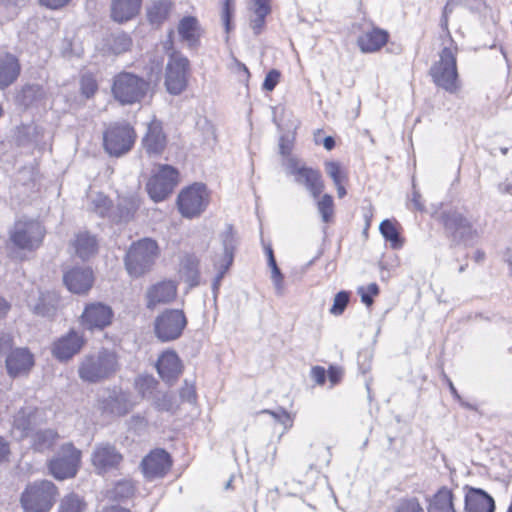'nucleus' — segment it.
<instances>
[{
	"mask_svg": "<svg viewBox=\"0 0 512 512\" xmlns=\"http://www.w3.org/2000/svg\"><path fill=\"white\" fill-rule=\"evenodd\" d=\"M312 379L319 385H323L326 380V371L323 367L315 366L311 370Z\"/></svg>",
	"mask_w": 512,
	"mask_h": 512,
	"instance_id": "13d9d810",
	"label": "nucleus"
},
{
	"mask_svg": "<svg viewBox=\"0 0 512 512\" xmlns=\"http://www.w3.org/2000/svg\"><path fill=\"white\" fill-rule=\"evenodd\" d=\"M159 254L156 241L144 238L134 242L125 257L127 272L133 277H140L149 272Z\"/></svg>",
	"mask_w": 512,
	"mask_h": 512,
	"instance_id": "20e7f679",
	"label": "nucleus"
},
{
	"mask_svg": "<svg viewBox=\"0 0 512 512\" xmlns=\"http://www.w3.org/2000/svg\"><path fill=\"white\" fill-rule=\"evenodd\" d=\"M280 78V73L277 70H271L268 72V74L265 77L264 83H263V89L267 91H272L275 86L277 85Z\"/></svg>",
	"mask_w": 512,
	"mask_h": 512,
	"instance_id": "6e6d98bb",
	"label": "nucleus"
},
{
	"mask_svg": "<svg viewBox=\"0 0 512 512\" xmlns=\"http://www.w3.org/2000/svg\"><path fill=\"white\" fill-rule=\"evenodd\" d=\"M286 174L294 177L297 184L303 185L314 199L324 190V183L318 170L307 167L295 157H287L283 162Z\"/></svg>",
	"mask_w": 512,
	"mask_h": 512,
	"instance_id": "9d476101",
	"label": "nucleus"
},
{
	"mask_svg": "<svg viewBox=\"0 0 512 512\" xmlns=\"http://www.w3.org/2000/svg\"><path fill=\"white\" fill-rule=\"evenodd\" d=\"M143 147L149 155H159L166 146V137L162 130V125L158 121H152L147 128V133L143 138Z\"/></svg>",
	"mask_w": 512,
	"mask_h": 512,
	"instance_id": "bb28decb",
	"label": "nucleus"
},
{
	"mask_svg": "<svg viewBox=\"0 0 512 512\" xmlns=\"http://www.w3.org/2000/svg\"><path fill=\"white\" fill-rule=\"evenodd\" d=\"M457 54V44L449 36V39L443 41V47L438 54L439 59L429 69L433 83L450 94L457 93L461 87L457 69Z\"/></svg>",
	"mask_w": 512,
	"mask_h": 512,
	"instance_id": "f03ea898",
	"label": "nucleus"
},
{
	"mask_svg": "<svg viewBox=\"0 0 512 512\" xmlns=\"http://www.w3.org/2000/svg\"><path fill=\"white\" fill-rule=\"evenodd\" d=\"M135 385L138 392L145 398L152 394L157 382L152 376L142 375L136 379Z\"/></svg>",
	"mask_w": 512,
	"mask_h": 512,
	"instance_id": "c03bdc74",
	"label": "nucleus"
},
{
	"mask_svg": "<svg viewBox=\"0 0 512 512\" xmlns=\"http://www.w3.org/2000/svg\"><path fill=\"white\" fill-rule=\"evenodd\" d=\"M122 461V455L109 443H101L95 446L91 462L98 474L106 473L117 468Z\"/></svg>",
	"mask_w": 512,
	"mask_h": 512,
	"instance_id": "6ab92c4d",
	"label": "nucleus"
},
{
	"mask_svg": "<svg viewBox=\"0 0 512 512\" xmlns=\"http://www.w3.org/2000/svg\"><path fill=\"white\" fill-rule=\"evenodd\" d=\"M148 81L130 72H121L114 77L112 94L121 104L140 102L149 90Z\"/></svg>",
	"mask_w": 512,
	"mask_h": 512,
	"instance_id": "39448f33",
	"label": "nucleus"
},
{
	"mask_svg": "<svg viewBox=\"0 0 512 512\" xmlns=\"http://www.w3.org/2000/svg\"><path fill=\"white\" fill-rule=\"evenodd\" d=\"M180 396L183 400L187 402H194L196 399L194 387L192 385L186 384V386L181 389Z\"/></svg>",
	"mask_w": 512,
	"mask_h": 512,
	"instance_id": "bf43d9fd",
	"label": "nucleus"
},
{
	"mask_svg": "<svg viewBox=\"0 0 512 512\" xmlns=\"http://www.w3.org/2000/svg\"><path fill=\"white\" fill-rule=\"evenodd\" d=\"M120 370L118 354L108 348L84 355L78 363L79 378L89 384H97L111 379Z\"/></svg>",
	"mask_w": 512,
	"mask_h": 512,
	"instance_id": "f257e3e1",
	"label": "nucleus"
},
{
	"mask_svg": "<svg viewBox=\"0 0 512 512\" xmlns=\"http://www.w3.org/2000/svg\"><path fill=\"white\" fill-rule=\"evenodd\" d=\"M85 342L83 334L71 329L53 343L52 354L59 361H68L80 352Z\"/></svg>",
	"mask_w": 512,
	"mask_h": 512,
	"instance_id": "a211bd4d",
	"label": "nucleus"
},
{
	"mask_svg": "<svg viewBox=\"0 0 512 512\" xmlns=\"http://www.w3.org/2000/svg\"><path fill=\"white\" fill-rule=\"evenodd\" d=\"M388 39L389 34L386 30L374 27L357 38V45L362 53H375L387 43Z\"/></svg>",
	"mask_w": 512,
	"mask_h": 512,
	"instance_id": "393cba45",
	"label": "nucleus"
},
{
	"mask_svg": "<svg viewBox=\"0 0 512 512\" xmlns=\"http://www.w3.org/2000/svg\"><path fill=\"white\" fill-rule=\"evenodd\" d=\"M357 292L361 301L369 307L373 304L372 296L378 295L379 287L376 283H370L367 287H359Z\"/></svg>",
	"mask_w": 512,
	"mask_h": 512,
	"instance_id": "de8ad7c7",
	"label": "nucleus"
},
{
	"mask_svg": "<svg viewBox=\"0 0 512 512\" xmlns=\"http://www.w3.org/2000/svg\"><path fill=\"white\" fill-rule=\"evenodd\" d=\"M19 74L18 59L10 53L0 55V89H5L14 83Z\"/></svg>",
	"mask_w": 512,
	"mask_h": 512,
	"instance_id": "7c9ffc66",
	"label": "nucleus"
},
{
	"mask_svg": "<svg viewBox=\"0 0 512 512\" xmlns=\"http://www.w3.org/2000/svg\"><path fill=\"white\" fill-rule=\"evenodd\" d=\"M110 206V200L104 194L96 193L95 195H91L90 209L98 215L109 217Z\"/></svg>",
	"mask_w": 512,
	"mask_h": 512,
	"instance_id": "a19ab883",
	"label": "nucleus"
},
{
	"mask_svg": "<svg viewBox=\"0 0 512 512\" xmlns=\"http://www.w3.org/2000/svg\"><path fill=\"white\" fill-rule=\"evenodd\" d=\"M135 403L130 393L121 389H112L105 392L99 399L98 406L102 413L123 416L132 410Z\"/></svg>",
	"mask_w": 512,
	"mask_h": 512,
	"instance_id": "2eb2a0df",
	"label": "nucleus"
},
{
	"mask_svg": "<svg viewBox=\"0 0 512 512\" xmlns=\"http://www.w3.org/2000/svg\"><path fill=\"white\" fill-rule=\"evenodd\" d=\"M325 172L333 180L334 184L346 180V174L342 171L341 165L336 161H326L324 163Z\"/></svg>",
	"mask_w": 512,
	"mask_h": 512,
	"instance_id": "a18cd8bd",
	"label": "nucleus"
},
{
	"mask_svg": "<svg viewBox=\"0 0 512 512\" xmlns=\"http://www.w3.org/2000/svg\"><path fill=\"white\" fill-rule=\"evenodd\" d=\"M113 315L110 306L101 302L89 303L80 316V324L87 330H102L112 323Z\"/></svg>",
	"mask_w": 512,
	"mask_h": 512,
	"instance_id": "dca6fc26",
	"label": "nucleus"
},
{
	"mask_svg": "<svg viewBox=\"0 0 512 512\" xmlns=\"http://www.w3.org/2000/svg\"><path fill=\"white\" fill-rule=\"evenodd\" d=\"M379 229L383 237L391 243L392 248L397 249L402 246L403 242L400 239L399 232L392 221L388 219L382 221Z\"/></svg>",
	"mask_w": 512,
	"mask_h": 512,
	"instance_id": "4c0bfd02",
	"label": "nucleus"
},
{
	"mask_svg": "<svg viewBox=\"0 0 512 512\" xmlns=\"http://www.w3.org/2000/svg\"><path fill=\"white\" fill-rule=\"evenodd\" d=\"M72 246L75 250V254L82 260H86L96 254L98 243L93 235L87 232H81L76 235Z\"/></svg>",
	"mask_w": 512,
	"mask_h": 512,
	"instance_id": "2f4dec72",
	"label": "nucleus"
},
{
	"mask_svg": "<svg viewBox=\"0 0 512 512\" xmlns=\"http://www.w3.org/2000/svg\"><path fill=\"white\" fill-rule=\"evenodd\" d=\"M86 508V503L75 493H70L61 500L59 512H83Z\"/></svg>",
	"mask_w": 512,
	"mask_h": 512,
	"instance_id": "58836bf2",
	"label": "nucleus"
},
{
	"mask_svg": "<svg viewBox=\"0 0 512 512\" xmlns=\"http://www.w3.org/2000/svg\"><path fill=\"white\" fill-rule=\"evenodd\" d=\"M396 512H424L419 501L415 498L402 500L397 508Z\"/></svg>",
	"mask_w": 512,
	"mask_h": 512,
	"instance_id": "8fccbe9b",
	"label": "nucleus"
},
{
	"mask_svg": "<svg viewBox=\"0 0 512 512\" xmlns=\"http://www.w3.org/2000/svg\"><path fill=\"white\" fill-rule=\"evenodd\" d=\"M181 368L180 359L174 351L164 352L157 362V371L160 377L166 382H171L176 379L181 373Z\"/></svg>",
	"mask_w": 512,
	"mask_h": 512,
	"instance_id": "c85d7f7f",
	"label": "nucleus"
},
{
	"mask_svg": "<svg viewBox=\"0 0 512 512\" xmlns=\"http://www.w3.org/2000/svg\"><path fill=\"white\" fill-rule=\"evenodd\" d=\"M45 233V228L39 221L21 219L10 229L9 239L16 248L32 251L41 245Z\"/></svg>",
	"mask_w": 512,
	"mask_h": 512,
	"instance_id": "423d86ee",
	"label": "nucleus"
},
{
	"mask_svg": "<svg viewBox=\"0 0 512 512\" xmlns=\"http://www.w3.org/2000/svg\"><path fill=\"white\" fill-rule=\"evenodd\" d=\"M33 365V355L26 348H15L5 359L7 373L14 378L28 374Z\"/></svg>",
	"mask_w": 512,
	"mask_h": 512,
	"instance_id": "4be33fe9",
	"label": "nucleus"
},
{
	"mask_svg": "<svg viewBox=\"0 0 512 512\" xmlns=\"http://www.w3.org/2000/svg\"><path fill=\"white\" fill-rule=\"evenodd\" d=\"M142 0H113L111 3V17L118 23L134 18L140 11Z\"/></svg>",
	"mask_w": 512,
	"mask_h": 512,
	"instance_id": "c756f323",
	"label": "nucleus"
},
{
	"mask_svg": "<svg viewBox=\"0 0 512 512\" xmlns=\"http://www.w3.org/2000/svg\"><path fill=\"white\" fill-rule=\"evenodd\" d=\"M178 33L189 46H194L200 37V26L196 18L184 17L178 25Z\"/></svg>",
	"mask_w": 512,
	"mask_h": 512,
	"instance_id": "72a5a7b5",
	"label": "nucleus"
},
{
	"mask_svg": "<svg viewBox=\"0 0 512 512\" xmlns=\"http://www.w3.org/2000/svg\"><path fill=\"white\" fill-rule=\"evenodd\" d=\"M31 437L33 449L43 452L53 447L58 439V434L52 429H46L36 431Z\"/></svg>",
	"mask_w": 512,
	"mask_h": 512,
	"instance_id": "e433bc0d",
	"label": "nucleus"
},
{
	"mask_svg": "<svg viewBox=\"0 0 512 512\" xmlns=\"http://www.w3.org/2000/svg\"><path fill=\"white\" fill-rule=\"evenodd\" d=\"M154 405L158 410L171 411L174 407L173 397L169 394H162L154 400Z\"/></svg>",
	"mask_w": 512,
	"mask_h": 512,
	"instance_id": "3c124183",
	"label": "nucleus"
},
{
	"mask_svg": "<svg viewBox=\"0 0 512 512\" xmlns=\"http://www.w3.org/2000/svg\"><path fill=\"white\" fill-rule=\"evenodd\" d=\"M349 302V293L346 291H340L338 292L333 301V305L330 308V313L339 316L341 315L344 310L346 309Z\"/></svg>",
	"mask_w": 512,
	"mask_h": 512,
	"instance_id": "49530a36",
	"label": "nucleus"
},
{
	"mask_svg": "<svg viewBox=\"0 0 512 512\" xmlns=\"http://www.w3.org/2000/svg\"><path fill=\"white\" fill-rule=\"evenodd\" d=\"M231 12H232L231 2H230V0H226L222 17H223V21L226 25L227 30H229V21H230Z\"/></svg>",
	"mask_w": 512,
	"mask_h": 512,
	"instance_id": "774afa93",
	"label": "nucleus"
},
{
	"mask_svg": "<svg viewBox=\"0 0 512 512\" xmlns=\"http://www.w3.org/2000/svg\"><path fill=\"white\" fill-rule=\"evenodd\" d=\"M252 10L254 17L251 19V28L258 35L261 33L265 18L270 13L269 0H253Z\"/></svg>",
	"mask_w": 512,
	"mask_h": 512,
	"instance_id": "c9c22d12",
	"label": "nucleus"
},
{
	"mask_svg": "<svg viewBox=\"0 0 512 512\" xmlns=\"http://www.w3.org/2000/svg\"><path fill=\"white\" fill-rule=\"evenodd\" d=\"M317 209L323 222L328 223L334 215V202L330 194H324L317 201Z\"/></svg>",
	"mask_w": 512,
	"mask_h": 512,
	"instance_id": "ea45409f",
	"label": "nucleus"
},
{
	"mask_svg": "<svg viewBox=\"0 0 512 512\" xmlns=\"http://www.w3.org/2000/svg\"><path fill=\"white\" fill-rule=\"evenodd\" d=\"M177 294V287L172 281L158 282L148 288L146 292L147 308L154 309L157 305L173 301Z\"/></svg>",
	"mask_w": 512,
	"mask_h": 512,
	"instance_id": "b1692460",
	"label": "nucleus"
},
{
	"mask_svg": "<svg viewBox=\"0 0 512 512\" xmlns=\"http://www.w3.org/2000/svg\"><path fill=\"white\" fill-rule=\"evenodd\" d=\"M58 489L48 480L35 481L26 486L20 497L25 512H49L56 502Z\"/></svg>",
	"mask_w": 512,
	"mask_h": 512,
	"instance_id": "7ed1b4c3",
	"label": "nucleus"
},
{
	"mask_svg": "<svg viewBox=\"0 0 512 512\" xmlns=\"http://www.w3.org/2000/svg\"><path fill=\"white\" fill-rule=\"evenodd\" d=\"M429 512H456L453 505V494L446 487L441 488L429 505Z\"/></svg>",
	"mask_w": 512,
	"mask_h": 512,
	"instance_id": "f704fd0d",
	"label": "nucleus"
},
{
	"mask_svg": "<svg viewBox=\"0 0 512 512\" xmlns=\"http://www.w3.org/2000/svg\"><path fill=\"white\" fill-rule=\"evenodd\" d=\"M134 493V487L129 481L119 482L115 487V495L119 498H127Z\"/></svg>",
	"mask_w": 512,
	"mask_h": 512,
	"instance_id": "603ef678",
	"label": "nucleus"
},
{
	"mask_svg": "<svg viewBox=\"0 0 512 512\" xmlns=\"http://www.w3.org/2000/svg\"><path fill=\"white\" fill-rule=\"evenodd\" d=\"M63 280L72 293L86 294L93 285L94 277L90 268H74L64 274Z\"/></svg>",
	"mask_w": 512,
	"mask_h": 512,
	"instance_id": "5701e85b",
	"label": "nucleus"
},
{
	"mask_svg": "<svg viewBox=\"0 0 512 512\" xmlns=\"http://www.w3.org/2000/svg\"><path fill=\"white\" fill-rule=\"evenodd\" d=\"M235 65L239 73V79L242 81H247L250 76L248 68L243 63L238 61H235Z\"/></svg>",
	"mask_w": 512,
	"mask_h": 512,
	"instance_id": "0e129e2a",
	"label": "nucleus"
},
{
	"mask_svg": "<svg viewBox=\"0 0 512 512\" xmlns=\"http://www.w3.org/2000/svg\"><path fill=\"white\" fill-rule=\"evenodd\" d=\"M173 3L171 0H155L147 7V17L151 24L160 25L167 20Z\"/></svg>",
	"mask_w": 512,
	"mask_h": 512,
	"instance_id": "473e14b6",
	"label": "nucleus"
},
{
	"mask_svg": "<svg viewBox=\"0 0 512 512\" xmlns=\"http://www.w3.org/2000/svg\"><path fill=\"white\" fill-rule=\"evenodd\" d=\"M182 274L189 286L193 287L199 284V272L197 262L194 259H187L182 268Z\"/></svg>",
	"mask_w": 512,
	"mask_h": 512,
	"instance_id": "37998d69",
	"label": "nucleus"
},
{
	"mask_svg": "<svg viewBox=\"0 0 512 512\" xmlns=\"http://www.w3.org/2000/svg\"><path fill=\"white\" fill-rule=\"evenodd\" d=\"M10 453L8 442L0 436V463L7 460Z\"/></svg>",
	"mask_w": 512,
	"mask_h": 512,
	"instance_id": "e2e57ef3",
	"label": "nucleus"
},
{
	"mask_svg": "<svg viewBox=\"0 0 512 512\" xmlns=\"http://www.w3.org/2000/svg\"><path fill=\"white\" fill-rule=\"evenodd\" d=\"M341 375L342 371L340 368L331 366L328 370L329 380L332 384H336L339 381Z\"/></svg>",
	"mask_w": 512,
	"mask_h": 512,
	"instance_id": "69168bd1",
	"label": "nucleus"
},
{
	"mask_svg": "<svg viewBox=\"0 0 512 512\" xmlns=\"http://www.w3.org/2000/svg\"><path fill=\"white\" fill-rule=\"evenodd\" d=\"M453 8H454V2L452 0L448 1L446 3V5L444 6L442 18H441V26L447 34V39H449V36H451L449 29H448V17L453 12Z\"/></svg>",
	"mask_w": 512,
	"mask_h": 512,
	"instance_id": "4d7b16f0",
	"label": "nucleus"
},
{
	"mask_svg": "<svg viewBox=\"0 0 512 512\" xmlns=\"http://www.w3.org/2000/svg\"><path fill=\"white\" fill-rule=\"evenodd\" d=\"M81 459V452L71 443L61 446L57 455L50 461V473L59 480L74 477Z\"/></svg>",
	"mask_w": 512,
	"mask_h": 512,
	"instance_id": "f8f14e48",
	"label": "nucleus"
},
{
	"mask_svg": "<svg viewBox=\"0 0 512 512\" xmlns=\"http://www.w3.org/2000/svg\"><path fill=\"white\" fill-rule=\"evenodd\" d=\"M13 339L10 334L1 333L0 334V355H5L7 357L8 353L13 351Z\"/></svg>",
	"mask_w": 512,
	"mask_h": 512,
	"instance_id": "5fc2aeb1",
	"label": "nucleus"
},
{
	"mask_svg": "<svg viewBox=\"0 0 512 512\" xmlns=\"http://www.w3.org/2000/svg\"><path fill=\"white\" fill-rule=\"evenodd\" d=\"M189 60L177 53H173L166 65L165 86L173 95H179L187 86Z\"/></svg>",
	"mask_w": 512,
	"mask_h": 512,
	"instance_id": "ddd939ff",
	"label": "nucleus"
},
{
	"mask_svg": "<svg viewBox=\"0 0 512 512\" xmlns=\"http://www.w3.org/2000/svg\"><path fill=\"white\" fill-rule=\"evenodd\" d=\"M178 183V171L169 165H163L147 183V192L155 202L168 197Z\"/></svg>",
	"mask_w": 512,
	"mask_h": 512,
	"instance_id": "4468645a",
	"label": "nucleus"
},
{
	"mask_svg": "<svg viewBox=\"0 0 512 512\" xmlns=\"http://www.w3.org/2000/svg\"><path fill=\"white\" fill-rule=\"evenodd\" d=\"M271 279L274 284L276 293L278 295H282L284 291V282L283 275L278 267H274V269L271 270Z\"/></svg>",
	"mask_w": 512,
	"mask_h": 512,
	"instance_id": "864d4df0",
	"label": "nucleus"
},
{
	"mask_svg": "<svg viewBox=\"0 0 512 512\" xmlns=\"http://www.w3.org/2000/svg\"><path fill=\"white\" fill-rule=\"evenodd\" d=\"M411 202L416 210L424 211V205L421 201V194L418 191H413Z\"/></svg>",
	"mask_w": 512,
	"mask_h": 512,
	"instance_id": "338daca9",
	"label": "nucleus"
},
{
	"mask_svg": "<svg viewBox=\"0 0 512 512\" xmlns=\"http://www.w3.org/2000/svg\"><path fill=\"white\" fill-rule=\"evenodd\" d=\"M139 208V200L136 196L120 197L117 205L110 209L109 218L116 223H127L134 218Z\"/></svg>",
	"mask_w": 512,
	"mask_h": 512,
	"instance_id": "cd10ccee",
	"label": "nucleus"
},
{
	"mask_svg": "<svg viewBox=\"0 0 512 512\" xmlns=\"http://www.w3.org/2000/svg\"><path fill=\"white\" fill-rule=\"evenodd\" d=\"M144 475L149 478L163 477L171 467L169 454L162 449L152 451L141 463Z\"/></svg>",
	"mask_w": 512,
	"mask_h": 512,
	"instance_id": "412c9836",
	"label": "nucleus"
},
{
	"mask_svg": "<svg viewBox=\"0 0 512 512\" xmlns=\"http://www.w3.org/2000/svg\"><path fill=\"white\" fill-rule=\"evenodd\" d=\"M42 422V411L32 405H25L14 415L11 432L14 437L23 439Z\"/></svg>",
	"mask_w": 512,
	"mask_h": 512,
	"instance_id": "f3484780",
	"label": "nucleus"
},
{
	"mask_svg": "<svg viewBox=\"0 0 512 512\" xmlns=\"http://www.w3.org/2000/svg\"><path fill=\"white\" fill-rule=\"evenodd\" d=\"M221 241L223 245V256L221 259L214 260L215 268L218 270L217 276L213 282L214 291L218 290L224 274L233 262L236 241L232 226L228 225L226 230L221 234Z\"/></svg>",
	"mask_w": 512,
	"mask_h": 512,
	"instance_id": "aec40b11",
	"label": "nucleus"
},
{
	"mask_svg": "<svg viewBox=\"0 0 512 512\" xmlns=\"http://www.w3.org/2000/svg\"><path fill=\"white\" fill-rule=\"evenodd\" d=\"M466 512H494L495 502L485 491L470 488L465 496Z\"/></svg>",
	"mask_w": 512,
	"mask_h": 512,
	"instance_id": "a878e982",
	"label": "nucleus"
},
{
	"mask_svg": "<svg viewBox=\"0 0 512 512\" xmlns=\"http://www.w3.org/2000/svg\"><path fill=\"white\" fill-rule=\"evenodd\" d=\"M187 325L183 311L167 309L156 317L154 331L156 337L162 342L178 339Z\"/></svg>",
	"mask_w": 512,
	"mask_h": 512,
	"instance_id": "9b49d317",
	"label": "nucleus"
},
{
	"mask_svg": "<svg viewBox=\"0 0 512 512\" xmlns=\"http://www.w3.org/2000/svg\"><path fill=\"white\" fill-rule=\"evenodd\" d=\"M441 222L447 236L457 244L471 245L478 236L471 220L457 210L443 212Z\"/></svg>",
	"mask_w": 512,
	"mask_h": 512,
	"instance_id": "6e6552de",
	"label": "nucleus"
},
{
	"mask_svg": "<svg viewBox=\"0 0 512 512\" xmlns=\"http://www.w3.org/2000/svg\"><path fill=\"white\" fill-rule=\"evenodd\" d=\"M209 202V191L202 183H194L182 189L177 197L179 212L188 219L199 217L206 210Z\"/></svg>",
	"mask_w": 512,
	"mask_h": 512,
	"instance_id": "0eeeda50",
	"label": "nucleus"
},
{
	"mask_svg": "<svg viewBox=\"0 0 512 512\" xmlns=\"http://www.w3.org/2000/svg\"><path fill=\"white\" fill-rule=\"evenodd\" d=\"M136 140L134 129L127 123H113L103 133L105 151L114 157L128 153Z\"/></svg>",
	"mask_w": 512,
	"mask_h": 512,
	"instance_id": "1a4fd4ad",
	"label": "nucleus"
},
{
	"mask_svg": "<svg viewBox=\"0 0 512 512\" xmlns=\"http://www.w3.org/2000/svg\"><path fill=\"white\" fill-rule=\"evenodd\" d=\"M279 423L282 424L285 430L293 426V418L286 410H281Z\"/></svg>",
	"mask_w": 512,
	"mask_h": 512,
	"instance_id": "680f3d73",
	"label": "nucleus"
},
{
	"mask_svg": "<svg viewBox=\"0 0 512 512\" xmlns=\"http://www.w3.org/2000/svg\"><path fill=\"white\" fill-rule=\"evenodd\" d=\"M109 45L113 53L122 54L130 49L132 40L127 34L118 33L112 36Z\"/></svg>",
	"mask_w": 512,
	"mask_h": 512,
	"instance_id": "79ce46f5",
	"label": "nucleus"
},
{
	"mask_svg": "<svg viewBox=\"0 0 512 512\" xmlns=\"http://www.w3.org/2000/svg\"><path fill=\"white\" fill-rule=\"evenodd\" d=\"M81 93L90 98L97 91V83L91 75H84L80 81Z\"/></svg>",
	"mask_w": 512,
	"mask_h": 512,
	"instance_id": "09e8293b",
	"label": "nucleus"
},
{
	"mask_svg": "<svg viewBox=\"0 0 512 512\" xmlns=\"http://www.w3.org/2000/svg\"><path fill=\"white\" fill-rule=\"evenodd\" d=\"M40 3L50 9H58L65 6L70 0H39Z\"/></svg>",
	"mask_w": 512,
	"mask_h": 512,
	"instance_id": "052dcab7",
	"label": "nucleus"
}]
</instances>
